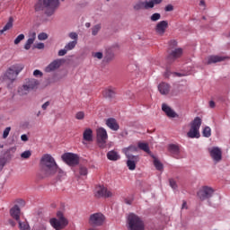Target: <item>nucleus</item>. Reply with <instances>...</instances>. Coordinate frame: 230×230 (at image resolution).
<instances>
[{"instance_id": "f257e3e1", "label": "nucleus", "mask_w": 230, "mask_h": 230, "mask_svg": "<svg viewBox=\"0 0 230 230\" xmlns=\"http://www.w3.org/2000/svg\"><path fill=\"white\" fill-rule=\"evenodd\" d=\"M40 164L42 179L51 177L57 172H58L59 175H64V171L58 168V164H57L55 158H53L51 155H44L40 159Z\"/></svg>"}, {"instance_id": "f03ea898", "label": "nucleus", "mask_w": 230, "mask_h": 230, "mask_svg": "<svg viewBox=\"0 0 230 230\" xmlns=\"http://www.w3.org/2000/svg\"><path fill=\"white\" fill-rule=\"evenodd\" d=\"M58 8H60V0H40L35 5L36 12L45 10L47 17L54 15Z\"/></svg>"}, {"instance_id": "7ed1b4c3", "label": "nucleus", "mask_w": 230, "mask_h": 230, "mask_svg": "<svg viewBox=\"0 0 230 230\" xmlns=\"http://www.w3.org/2000/svg\"><path fill=\"white\" fill-rule=\"evenodd\" d=\"M22 69H24L23 65L15 64L7 68L4 73L3 80L4 82H7V89H13V82L17 80V76H19Z\"/></svg>"}, {"instance_id": "20e7f679", "label": "nucleus", "mask_w": 230, "mask_h": 230, "mask_svg": "<svg viewBox=\"0 0 230 230\" xmlns=\"http://www.w3.org/2000/svg\"><path fill=\"white\" fill-rule=\"evenodd\" d=\"M128 230H145V223L137 215L131 213L127 218Z\"/></svg>"}, {"instance_id": "39448f33", "label": "nucleus", "mask_w": 230, "mask_h": 230, "mask_svg": "<svg viewBox=\"0 0 230 230\" xmlns=\"http://www.w3.org/2000/svg\"><path fill=\"white\" fill-rule=\"evenodd\" d=\"M202 125V119L200 117H196L191 122H190V129L187 133L188 137H190V139L200 137V127Z\"/></svg>"}, {"instance_id": "423d86ee", "label": "nucleus", "mask_w": 230, "mask_h": 230, "mask_svg": "<svg viewBox=\"0 0 230 230\" xmlns=\"http://www.w3.org/2000/svg\"><path fill=\"white\" fill-rule=\"evenodd\" d=\"M57 218L50 219V226L54 227V229L60 230L64 229L66 226H67L68 222L66 217H64V214L60 211L57 213Z\"/></svg>"}, {"instance_id": "0eeeda50", "label": "nucleus", "mask_w": 230, "mask_h": 230, "mask_svg": "<svg viewBox=\"0 0 230 230\" xmlns=\"http://www.w3.org/2000/svg\"><path fill=\"white\" fill-rule=\"evenodd\" d=\"M96 137H97V145L99 148H106L107 140L109 139V135L107 134V130L104 128H97Z\"/></svg>"}, {"instance_id": "6e6552de", "label": "nucleus", "mask_w": 230, "mask_h": 230, "mask_svg": "<svg viewBox=\"0 0 230 230\" xmlns=\"http://www.w3.org/2000/svg\"><path fill=\"white\" fill-rule=\"evenodd\" d=\"M105 222V216L102 213L92 214L89 218V224L93 227H100V226H103Z\"/></svg>"}, {"instance_id": "1a4fd4ad", "label": "nucleus", "mask_w": 230, "mask_h": 230, "mask_svg": "<svg viewBox=\"0 0 230 230\" xmlns=\"http://www.w3.org/2000/svg\"><path fill=\"white\" fill-rule=\"evenodd\" d=\"M213 193H215V190L209 186H203L198 191V197L201 200H208V199H211L213 197Z\"/></svg>"}, {"instance_id": "9d476101", "label": "nucleus", "mask_w": 230, "mask_h": 230, "mask_svg": "<svg viewBox=\"0 0 230 230\" xmlns=\"http://www.w3.org/2000/svg\"><path fill=\"white\" fill-rule=\"evenodd\" d=\"M62 160L69 166H76L78 164V156L73 153L64 154Z\"/></svg>"}, {"instance_id": "9b49d317", "label": "nucleus", "mask_w": 230, "mask_h": 230, "mask_svg": "<svg viewBox=\"0 0 230 230\" xmlns=\"http://www.w3.org/2000/svg\"><path fill=\"white\" fill-rule=\"evenodd\" d=\"M209 155L214 163H220L222 161V149L218 146L208 148Z\"/></svg>"}, {"instance_id": "f8f14e48", "label": "nucleus", "mask_w": 230, "mask_h": 230, "mask_svg": "<svg viewBox=\"0 0 230 230\" xmlns=\"http://www.w3.org/2000/svg\"><path fill=\"white\" fill-rule=\"evenodd\" d=\"M95 197H97L98 199L103 197L104 199H109L111 197H112V192H111V190H107V188L99 185L96 188V193H95Z\"/></svg>"}, {"instance_id": "ddd939ff", "label": "nucleus", "mask_w": 230, "mask_h": 230, "mask_svg": "<svg viewBox=\"0 0 230 230\" xmlns=\"http://www.w3.org/2000/svg\"><path fill=\"white\" fill-rule=\"evenodd\" d=\"M123 154L126 157H139V155H134L133 154H137L139 152V147L134 145L122 149Z\"/></svg>"}, {"instance_id": "4468645a", "label": "nucleus", "mask_w": 230, "mask_h": 230, "mask_svg": "<svg viewBox=\"0 0 230 230\" xmlns=\"http://www.w3.org/2000/svg\"><path fill=\"white\" fill-rule=\"evenodd\" d=\"M181 55H182V49H176L172 50L167 57V62H174V60H177Z\"/></svg>"}, {"instance_id": "2eb2a0df", "label": "nucleus", "mask_w": 230, "mask_h": 230, "mask_svg": "<svg viewBox=\"0 0 230 230\" xmlns=\"http://www.w3.org/2000/svg\"><path fill=\"white\" fill-rule=\"evenodd\" d=\"M62 66V59H56L52 61L46 68V73H51V71H56Z\"/></svg>"}, {"instance_id": "dca6fc26", "label": "nucleus", "mask_w": 230, "mask_h": 230, "mask_svg": "<svg viewBox=\"0 0 230 230\" xmlns=\"http://www.w3.org/2000/svg\"><path fill=\"white\" fill-rule=\"evenodd\" d=\"M166 28H168V22L162 21L158 22L155 26V31L158 35H164V31H166Z\"/></svg>"}, {"instance_id": "f3484780", "label": "nucleus", "mask_w": 230, "mask_h": 230, "mask_svg": "<svg viewBox=\"0 0 230 230\" xmlns=\"http://www.w3.org/2000/svg\"><path fill=\"white\" fill-rule=\"evenodd\" d=\"M206 64H208V66L211 65V64H217V62H224V60H226V57H222V56H208L206 58Z\"/></svg>"}, {"instance_id": "a211bd4d", "label": "nucleus", "mask_w": 230, "mask_h": 230, "mask_svg": "<svg viewBox=\"0 0 230 230\" xmlns=\"http://www.w3.org/2000/svg\"><path fill=\"white\" fill-rule=\"evenodd\" d=\"M10 215L16 222H19L21 220V208H19L18 205H14L11 209H10Z\"/></svg>"}, {"instance_id": "6ab92c4d", "label": "nucleus", "mask_w": 230, "mask_h": 230, "mask_svg": "<svg viewBox=\"0 0 230 230\" xmlns=\"http://www.w3.org/2000/svg\"><path fill=\"white\" fill-rule=\"evenodd\" d=\"M162 111L164 112H165L166 116H168V118H179V115H177V113L175 112V111H173L170 106H168L167 104H163L162 105Z\"/></svg>"}, {"instance_id": "aec40b11", "label": "nucleus", "mask_w": 230, "mask_h": 230, "mask_svg": "<svg viewBox=\"0 0 230 230\" xmlns=\"http://www.w3.org/2000/svg\"><path fill=\"white\" fill-rule=\"evenodd\" d=\"M106 125L111 128V130H114L117 132V130H119V124H118V121L114 118H110L106 120Z\"/></svg>"}, {"instance_id": "412c9836", "label": "nucleus", "mask_w": 230, "mask_h": 230, "mask_svg": "<svg viewBox=\"0 0 230 230\" xmlns=\"http://www.w3.org/2000/svg\"><path fill=\"white\" fill-rule=\"evenodd\" d=\"M127 166L128 170H136V163L139 162V156H130L127 157Z\"/></svg>"}, {"instance_id": "4be33fe9", "label": "nucleus", "mask_w": 230, "mask_h": 230, "mask_svg": "<svg viewBox=\"0 0 230 230\" xmlns=\"http://www.w3.org/2000/svg\"><path fill=\"white\" fill-rule=\"evenodd\" d=\"M170 84H166V83H161L159 85H158V91L160 93H162L163 95H166V94H169L170 93Z\"/></svg>"}, {"instance_id": "5701e85b", "label": "nucleus", "mask_w": 230, "mask_h": 230, "mask_svg": "<svg viewBox=\"0 0 230 230\" xmlns=\"http://www.w3.org/2000/svg\"><path fill=\"white\" fill-rule=\"evenodd\" d=\"M107 158L109 159V161H119V159H121V156L117 151L111 150L107 153Z\"/></svg>"}, {"instance_id": "b1692460", "label": "nucleus", "mask_w": 230, "mask_h": 230, "mask_svg": "<svg viewBox=\"0 0 230 230\" xmlns=\"http://www.w3.org/2000/svg\"><path fill=\"white\" fill-rule=\"evenodd\" d=\"M27 89L33 91L39 85V81L37 79H28L25 84Z\"/></svg>"}, {"instance_id": "393cba45", "label": "nucleus", "mask_w": 230, "mask_h": 230, "mask_svg": "<svg viewBox=\"0 0 230 230\" xmlns=\"http://www.w3.org/2000/svg\"><path fill=\"white\" fill-rule=\"evenodd\" d=\"M35 39H37V33L32 32L31 35V38H29L27 40V41L25 42L24 45V49L28 50L31 48V44H33V42H35Z\"/></svg>"}, {"instance_id": "a878e982", "label": "nucleus", "mask_w": 230, "mask_h": 230, "mask_svg": "<svg viewBox=\"0 0 230 230\" xmlns=\"http://www.w3.org/2000/svg\"><path fill=\"white\" fill-rule=\"evenodd\" d=\"M104 98H108V100H112V98H116V91L114 89H106L103 92Z\"/></svg>"}, {"instance_id": "bb28decb", "label": "nucleus", "mask_w": 230, "mask_h": 230, "mask_svg": "<svg viewBox=\"0 0 230 230\" xmlns=\"http://www.w3.org/2000/svg\"><path fill=\"white\" fill-rule=\"evenodd\" d=\"M83 137L84 141H93V129L86 128L83 133Z\"/></svg>"}, {"instance_id": "cd10ccee", "label": "nucleus", "mask_w": 230, "mask_h": 230, "mask_svg": "<svg viewBox=\"0 0 230 230\" xmlns=\"http://www.w3.org/2000/svg\"><path fill=\"white\" fill-rule=\"evenodd\" d=\"M31 90L28 89V87L25 84L18 88L19 96H26V94H29Z\"/></svg>"}, {"instance_id": "c85d7f7f", "label": "nucleus", "mask_w": 230, "mask_h": 230, "mask_svg": "<svg viewBox=\"0 0 230 230\" xmlns=\"http://www.w3.org/2000/svg\"><path fill=\"white\" fill-rule=\"evenodd\" d=\"M151 157L154 159V165L156 168V170H158L159 172H161V170H163L164 166L163 164L161 163V161H159V159H157V157H155V155H151Z\"/></svg>"}, {"instance_id": "c756f323", "label": "nucleus", "mask_w": 230, "mask_h": 230, "mask_svg": "<svg viewBox=\"0 0 230 230\" xmlns=\"http://www.w3.org/2000/svg\"><path fill=\"white\" fill-rule=\"evenodd\" d=\"M133 9L135 12H139V10H145V1H137L134 4Z\"/></svg>"}, {"instance_id": "7c9ffc66", "label": "nucleus", "mask_w": 230, "mask_h": 230, "mask_svg": "<svg viewBox=\"0 0 230 230\" xmlns=\"http://www.w3.org/2000/svg\"><path fill=\"white\" fill-rule=\"evenodd\" d=\"M13 18L10 17L8 22L5 24L3 30L0 31L1 35H3L4 31H8V30H10V28H13Z\"/></svg>"}, {"instance_id": "2f4dec72", "label": "nucleus", "mask_w": 230, "mask_h": 230, "mask_svg": "<svg viewBox=\"0 0 230 230\" xmlns=\"http://www.w3.org/2000/svg\"><path fill=\"white\" fill-rule=\"evenodd\" d=\"M169 152H171V154H173V155H179V146L175 145V144H171L169 145Z\"/></svg>"}, {"instance_id": "473e14b6", "label": "nucleus", "mask_w": 230, "mask_h": 230, "mask_svg": "<svg viewBox=\"0 0 230 230\" xmlns=\"http://www.w3.org/2000/svg\"><path fill=\"white\" fill-rule=\"evenodd\" d=\"M143 150L146 154H150V147L148 146V144L140 142L138 143V150Z\"/></svg>"}, {"instance_id": "72a5a7b5", "label": "nucleus", "mask_w": 230, "mask_h": 230, "mask_svg": "<svg viewBox=\"0 0 230 230\" xmlns=\"http://www.w3.org/2000/svg\"><path fill=\"white\" fill-rule=\"evenodd\" d=\"M20 230H30V225L27 222H21V219L17 221Z\"/></svg>"}, {"instance_id": "f704fd0d", "label": "nucleus", "mask_w": 230, "mask_h": 230, "mask_svg": "<svg viewBox=\"0 0 230 230\" xmlns=\"http://www.w3.org/2000/svg\"><path fill=\"white\" fill-rule=\"evenodd\" d=\"M76 44H78V42L76 40L74 41H70L68 42L65 48L68 50L71 51V49H75V48H76Z\"/></svg>"}, {"instance_id": "c9c22d12", "label": "nucleus", "mask_w": 230, "mask_h": 230, "mask_svg": "<svg viewBox=\"0 0 230 230\" xmlns=\"http://www.w3.org/2000/svg\"><path fill=\"white\" fill-rule=\"evenodd\" d=\"M154 2L152 0L149 1H144V10H151L154 8Z\"/></svg>"}, {"instance_id": "e433bc0d", "label": "nucleus", "mask_w": 230, "mask_h": 230, "mask_svg": "<svg viewBox=\"0 0 230 230\" xmlns=\"http://www.w3.org/2000/svg\"><path fill=\"white\" fill-rule=\"evenodd\" d=\"M102 30V25L100 24H96L92 28V35H93V37H96V35H98V32Z\"/></svg>"}, {"instance_id": "4c0bfd02", "label": "nucleus", "mask_w": 230, "mask_h": 230, "mask_svg": "<svg viewBox=\"0 0 230 230\" xmlns=\"http://www.w3.org/2000/svg\"><path fill=\"white\" fill-rule=\"evenodd\" d=\"M202 134H203L204 137H211V128H209L208 126L205 127Z\"/></svg>"}, {"instance_id": "58836bf2", "label": "nucleus", "mask_w": 230, "mask_h": 230, "mask_svg": "<svg viewBox=\"0 0 230 230\" xmlns=\"http://www.w3.org/2000/svg\"><path fill=\"white\" fill-rule=\"evenodd\" d=\"M150 19L153 22H155L161 19V13H155L151 15Z\"/></svg>"}, {"instance_id": "ea45409f", "label": "nucleus", "mask_w": 230, "mask_h": 230, "mask_svg": "<svg viewBox=\"0 0 230 230\" xmlns=\"http://www.w3.org/2000/svg\"><path fill=\"white\" fill-rule=\"evenodd\" d=\"M22 159H30L31 157V151L27 150L21 154Z\"/></svg>"}, {"instance_id": "a19ab883", "label": "nucleus", "mask_w": 230, "mask_h": 230, "mask_svg": "<svg viewBox=\"0 0 230 230\" xmlns=\"http://www.w3.org/2000/svg\"><path fill=\"white\" fill-rule=\"evenodd\" d=\"M24 34H19L16 39L14 40V44H19L22 40H24Z\"/></svg>"}, {"instance_id": "79ce46f5", "label": "nucleus", "mask_w": 230, "mask_h": 230, "mask_svg": "<svg viewBox=\"0 0 230 230\" xmlns=\"http://www.w3.org/2000/svg\"><path fill=\"white\" fill-rule=\"evenodd\" d=\"M10 130H12V128L7 127L3 133V138L6 139V137H8V136L10 135Z\"/></svg>"}, {"instance_id": "37998d69", "label": "nucleus", "mask_w": 230, "mask_h": 230, "mask_svg": "<svg viewBox=\"0 0 230 230\" xmlns=\"http://www.w3.org/2000/svg\"><path fill=\"white\" fill-rule=\"evenodd\" d=\"M39 40H48V33L46 32H41L38 35Z\"/></svg>"}, {"instance_id": "c03bdc74", "label": "nucleus", "mask_w": 230, "mask_h": 230, "mask_svg": "<svg viewBox=\"0 0 230 230\" xmlns=\"http://www.w3.org/2000/svg\"><path fill=\"white\" fill-rule=\"evenodd\" d=\"M114 58V54L113 53H108L105 58L104 60L105 62H111V60H112Z\"/></svg>"}, {"instance_id": "a18cd8bd", "label": "nucleus", "mask_w": 230, "mask_h": 230, "mask_svg": "<svg viewBox=\"0 0 230 230\" xmlns=\"http://www.w3.org/2000/svg\"><path fill=\"white\" fill-rule=\"evenodd\" d=\"M169 184L172 190H177V182L173 179L169 180Z\"/></svg>"}, {"instance_id": "49530a36", "label": "nucleus", "mask_w": 230, "mask_h": 230, "mask_svg": "<svg viewBox=\"0 0 230 230\" xmlns=\"http://www.w3.org/2000/svg\"><path fill=\"white\" fill-rule=\"evenodd\" d=\"M8 160L6 159V157H0V168L1 170H3V168H4V165L6 164V162Z\"/></svg>"}, {"instance_id": "de8ad7c7", "label": "nucleus", "mask_w": 230, "mask_h": 230, "mask_svg": "<svg viewBox=\"0 0 230 230\" xmlns=\"http://www.w3.org/2000/svg\"><path fill=\"white\" fill-rule=\"evenodd\" d=\"M77 119H84L85 118V113L84 111H79L75 114Z\"/></svg>"}, {"instance_id": "09e8293b", "label": "nucleus", "mask_w": 230, "mask_h": 230, "mask_svg": "<svg viewBox=\"0 0 230 230\" xmlns=\"http://www.w3.org/2000/svg\"><path fill=\"white\" fill-rule=\"evenodd\" d=\"M93 57L94 58H98L99 60H102V58H103V53L102 52H95L93 54Z\"/></svg>"}, {"instance_id": "8fccbe9b", "label": "nucleus", "mask_w": 230, "mask_h": 230, "mask_svg": "<svg viewBox=\"0 0 230 230\" xmlns=\"http://www.w3.org/2000/svg\"><path fill=\"white\" fill-rule=\"evenodd\" d=\"M69 37L72 39V40L78 42V34L76 32H70Z\"/></svg>"}, {"instance_id": "3c124183", "label": "nucleus", "mask_w": 230, "mask_h": 230, "mask_svg": "<svg viewBox=\"0 0 230 230\" xmlns=\"http://www.w3.org/2000/svg\"><path fill=\"white\" fill-rule=\"evenodd\" d=\"M67 49L66 47L63 49H60L58 53V57H64L65 55H67Z\"/></svg>"}, {"instance_id": "603ef678", "label": "nucleus", "mask_w": 230, "mask_h": 230, "mask_svg": "<svg viewBox=\"0 0 230 230\" xmlns=\"http://www.w3.org/2000/svg\"><path fill=\"white\" fill-rule=\"evenodd\" d=\"M164 12H173V5L172 4H167L164 7Z\"/></svg>"}, {"instance_id": "864d4df0", "label": "nucleus", "mask_w": 230, "mask_h": 230, "mask_svg": "<svg viewBox=\"0 0 230 230\" xmlns=\"http://www.w3.org/2000/svg\"><path fill=\"white\" fill-rule=\"evenodd\" d=\"M87 174V168L81 166L80 167V175H86Z\"/></svg>"}, {"instance_id": "5fc2aeb1", "label": "nucleus", "mask_w": 230, "mask_h": 230, "mask_svg": "<svg viewBox=\"0 0 230 230\" xmlns=\"http://www.w3.org/2000/svg\"><path fill=\"white\" fill-rule=\"evenodd\" d=\"M34 48H36V49H44V43L40 42V43L36 44L34 46Z\"/></svg>"}, {"instance_id": "6e6d98bb", "label": "nucleus", "mask_w": 230, "mask_h": 230, "mask_svg": "<svg viewBox=\"0 0 230 230\" xmlns=\"http://www.w3.org/2000/svg\"><path fill=\"white\" fill-rule=\"evenodd\" d=\"M42 72H40V70H34V72H33V75L34 76H37V77H39V76H42Z\"/></svg>"}, {"instance_id": "4d7b16f0", "label": "nucleus", "mask_w": 230, "mask_h": 230, "mask_svg": "<svg viewBox=\"0 0 230 230\" xmlns=\"http://www.w3.org/2000/svg\"><path fill=\"white\" fill-rule=\"evenodd\" d=\"M17 203L19 204V206H22V207L26 206V202L24 201V199H18Z\"/></svg>"}, {"instance_id": "13d9d810", "label": "nucleus", "mask_w": 230, "mask_h": 230, "mask_svg": "<svg viewBox=\"0 0 230 230\" xmlns=\"http://www.w3.org/2000/svg\"><path fill=\"white\" fill-rule=\"evenodd\" d=\"M199 6H202L203 10H206V1L200 0Z\"/></svg>"}, {"instance_id": "bf43d9fd", "label": "nucleus", "mask_w": 230, "mask_h": 230, "mask_svg": "<svg viewBox=\"0 0 230 230\" xmlns=\"http://www.w3.org/2000/svg\"><path fill=\"white\" fill-rule=\"evenodd\" d=\"M48 107H49V102H46L44 104H42L41 109H43V111H46Z\"/></svg>"}, {"instance_id": "052dcab7", "label": "nucleus", "mask_w": 230, "mask_h": 230, "mask_svg": "<svg viewBox=\"0 0 230 230\" xmlns=\"http://www.w3.org/2000/svg\"><path fill=\"white\" fill-rule=\"evenodd\" d=\"M172 75L173 76H178L179 78H181V77L184 76V74L174 72V73H172Z\"/></svg>"}, {"instance_id": "680f3d73", "label": "nucleus", "mask_w": 230, "mask_h": 230, "mask_svg": "<svg viewBox=\"0 0 230 230\" xmlns=\"http://www.w3.org/2000/svg\"><path fill=\"white\" fill-rule=\"evenodd\" d=\"M181 209H188V203L186 200L182 201Z\"/></svg>"}, {"instance_id": "e2e57ef3", "label": "nucleus", "mask_w": 230, "mask_h": 230, "mask_svg": "<svg viewBox=\"0 0 230 230\" xmlns=\"http://www.w3.org/2000/svg\"><path fill=\"white\" fill-rule=\"evenodd\" d=\"M153 2V4L155 6V4H161L163 3V0H151Z\"/></svg>"}, {"instance_id": "0e129e2a", "label": "nucleus", "mask_w": 230, "mask_h": 230, "mask_svg": "<svg viewBox=\"0 0 230 230\" xmlns=\"http://www.w3.org/2000/svg\"><path fill=\"white\" fill-rule=\"evenodd\" d=\"M21 139H22V141H28V136L26 135V134H23V135H22L21 136Z\"/></svg>"}, {"instance_id": "69168bd1", "label": "nucleus", "mask_w": 230, "mask_h": 230, "mask_svg": "<svg viewBox=\"0 0 230 230\" xmlns=\"http://www.w3.org/2000/svg\"><path fill=\"white\" fill-rule=\"evenodd\" d=\"M126 94L128 96V98H132L134 96V93H132L130 91L127 92Z\"/></svg>"}, {"instance_id": "338daca9", "label": "nucleus", "mask_w": 230, "mask_h": 230, "mask_svg": "<svg viewBox=\"0 0 230 230\" xmlns=\"http://www.w3.org/2000/svg\"><path fill=\"white\" fill-rule=\"evenodd\" d=\"M170 45L172 46V47H175V46H177V41H175V40H171V41H170Z\"/></svg>"}, {"instance_id": "774afa93", "label": "nucleus", "mask_w": 230, "mask_h": 230, "mask_svg": "<svg viewBox=\"0 0 230 230\" xmlns=\"http://www.w3.org/2000/svg\"><path fill=\"white\" fill-rule=\"evenodd\" d=\"M209 107H210L211 109H215V102H214L213 101H210V102H209Z\"/></svg>"}]
</instances>
